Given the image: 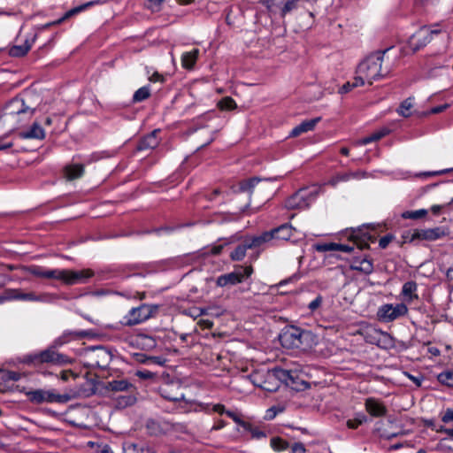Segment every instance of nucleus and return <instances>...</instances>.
I'll list each match as a JSON object with an SVG mask.
<instances>
[{"label": "nucleus", "mask_w": 453, "mask_h": 453, "mask_svg": "<svg viewBox=\"0 0 453 453\" xmlns=\"http://www.w3.org/2000/svg\"><path fill=\"white\" fill-rule=\"evenodd\" d=\"M319 120L320 118H315L303 121L301 124L292 129L290 136L296 137L303 133L312 130Z\"/></svg>", "instance_id": "24"}, {"label": "nucleus", "mask_w": 453, "mask_h": 453, "mask_svg": "<svg viewBox=\"0 0 453 453\" xmlns=\"http://www.w3.org/2000/svg\"><path fill=\"white\" fill-rule=\"evenodd\" d=\"M388 133V129H382V130L373 133L372 135L374 141L376 142V141H379L380 139H381L382 137H384Z\"/></svg>", "instance_id": "57"}, {"label": "nucleus", "mask_w": 453, "mask_h": 453, "mask_svg": "<svg viewBox=\"0 0 453 453\" xmlns=\"http://www.w3.org/2000/svg\"><path fill=\"white\" fill-rule=\"evenodd\" d=\"M293 230L294 228L290 224L285 223L269 232H265L258 237L262 244L273 239L287 241L292 236Z\"/></svg>", "instance_id": "14"}, {"label": "nucleus", "mask_w": 453, "mask_h": 453, "mask_svg": "<svg viewBox=\"0 0 453 453\" xmlns=\"http://www.w3.org/2000/svg\"><path fill=\"white\" fill-rule=\"evenodd\" d=\"M162 3L159 0H148L146 5L152 12H158Z\"/></svg>", "instance_id": "47"}, {"label": "nucleus", "mask_w": 453, "mask_h": 453, "mask_svg": "<svg viewBox=\"0 0 453 453\" xmlns=\"http://www.w3.org/2000/svg\"><path fill=\"white\" fill-rule=\"evenodd\" d=\"M59 357L58 352H57L54 349L49 348L43 351H42L39 354H35L32 361L35 364H41V363H52L56 364L57 358Z\"/></svg>", "instance_id": "21"}, {"label": "nucleus", "mask_w": 453, "mask_h": 453, "mask_svg": "<svg viewBox=\"0 0 453 453\" xmlns=\"http://www.w3.org/2000/svg\"><path fill=\"white\" fill-rule=\"evenodd\" d=\"M323 302V297L319 295L313 301H311L309 304H308V308L310 309L311 311H315L316 310H318L321 303Z\"/></svg>", "instance_id": "44"}, {"label": "nucleus", "mask_w": 453, "mask_h": 453, "mask_svg": "<svg viewBox=\"0 0 453 453\" xmlns=\"http://www.w3.org/2000/svg\"><path fill=\"white\" fill-rule=\"evenodd\" d=\"M150 96V89L148 86H144V87H142L140 88L138 90H136L133 96V101L137 103V102H142V101H144L145 99L149 98Z\"/></svg>", "instance_id": "34"}, {"label": "nucleus", "mask_w": 453, "mask_h": 453, "mask_svg": "<svg viewBox=\"0 0 453 453\" xmlns=\"http://www.w3.org/2000/svg\"><path fill=\"white\" fill-rule=\"evenodd\" d=\"M353 247L346 244H338L337 243V250L350 253L353 250Z\"/></svg>", "instance_id": "59"}, {"label": "nucleus", "mask_w": 453, "mask_h": 453, "mask_svg": "<svg viewBox=\"0 0 453 453\" xmlns=\"http://www.w3.org/2000/svg\"><path fill=\"white\" fill-rule=\"evenodd\" d=\"M388 133V129H382V130L373 133L372 135L374 141L376 142V141H379L380 139H381L382 137H384Z\"/></svg>", "instance_id": "56"}, {"label": "nucleus", "mask_w": 453, "mask_h": 453, "mask_svg": "<svg viewBox=\"0 0 453 453\" xmlns=\"http://www.w3.org/2000/svg\"><path fill=\"white\" fill-rule=\"evenodd\" d=\"M108 391L135 393V387L127 380H114L108 381L104 387Z\"/></svg>", "instance_id": "17"}, {"label": "nucleus", "mask_w": 453, "mask_h": 453, "mask_svg": "<svg viewBox=\"0 0 453 453\" xmlns=\"http://www.w3.org/2000/svg\"><path fill=\"white\" fill-rule=\"evenodd\" d=\"M58 280L66 285L85 283L89 278L94 276V272L90 269H83L81 271L58 269Z\"/></svg>", "instance_id": "11"}, {"label": "nucleus", "mask_w": 453, "mask_h": 453, "mask_svg": "<svg viewBox=\"0 0 453 453\" xmlns=\"http://www.w3.org/2000/svg\"><path fill=\"white\" fill-rule=\"evenodd\" d=\"M84 173V166L81 164L69 165L65 167V178L73 180L81 177Z\"/></svg>", "instance_id": "26"}, {"label": "nucleus", "mask_w": 453, "mask_h": 453, "mask_svg": "<svg viewBox=\"0 0 453 453\" xmlns=\"http://www.w3.org/2000/svg\"><path fill=\"white\" fill-rule=\"evenodd\" d=\"M350 180V173H339L328 180L327 184L335 187L341 181H348Z\"/></svg>", "instance_id": "41"}, {"label": "nucleus", "mask_w": 453, "mask_h": 453, "mask_svg": "<svg viewBox=\"0 0 453 453\" xmlns=\"http://www.w3.org/2000/svg\"><path fill=\"white\" fill-rule=\"evenodd\" d=\"M296 8V2H295L293 0H288L281 10V15L285 16L287 13L290 12L291 11H293Z\"/></svg>", "instance_id": "43"}, {"label": "nucleus", "mask_w": 453, "mask_h": 453, "mask_svg": "<svg viewBox=\"0 0 453 453\" xmlns=\"http://www.w3.org/2000/svg\"><path fill=\"white\" fill-rule=\"evenodd\" d=\"M372 142H375V141H374L372 135L371 134V135H369L367 137H365V138L357 141V145H366V144L371 143Z\"/></svg>", "instance_id": "62"}, {"label": "nucleus", "mask_w": 453, "mask_h": 453, "mask_svg": "<svg viewBox=\"0 0 453 453\" xmlns=\"http://www.w3.org/2000/svg\"><path fill=\"white\" fill-rule=\"evenodd\" d=\"M146 428L150 435L158 436L166 432V426L155 420L147 422Z\"/></svg>", "instance_id": "29"}, {"label": "nucleus", "mask_w": 453, "mask_h": 453, "mask_svg": "<svg viewBox=\"0 0 453 453\" xmlns=\"http://www.w3.org/2000/svg\"><path fill=\"white\" fill-rule=\"evenodd\" d=\"M452 170H453V168L452 169H444V170H441V171L425 172V173H419L418 176H420V177L437 176V175H441V174L447 173Z\"/></svg>", "instance_id": "45"}, {"label": "nucleus", "mask_w": 453, "mask_h": 453, "mask_svg": "<svg viewBox=\"0 0 453 453\" xmlns=\"http://www.w3.org/2000/svg\"><path fill=\"white\" fill-rule=\"evenodd\" d=\"M199 54V50L194 49L191 51L184 52L181 57V65L186 69L193 68L196 62Z\"/></svg>", "instance_id": "28"}, {"label": "nucleus", "mask_w": 453, "mask_h": 453, "mask_svg": "<svg viewBox=\"0 0 453 453\" xmlns=\"http://www.w3.org/2000/svg\"><path fill=\"white\" fill-rule=\"evenodd\" d=\"M306 449L303 443L296 442L291 447V453H305Z\"/></svg>", "instance_id": "52"}, {"label": "nucleus", "mask_w": 453, "mask_h": 453, "mask_svg": "<svg viewBox=\"0 0 453 453\" xmlns=\"http://www.w3.org/2000/svg\"><path fill=\"white\" fill-rule=\"evenodd\" d=\"M449 231L445 226H436L433 228L414 229L403 234V238L405 242H414L415 241L434 242L449 235Z\"/></svg>", "instance_id": "5"}, {"label": "nucleus", "mask_w": 453, "mask_h": 453, "mask_svg": "<svg viewBox=\"0 0 453 453\" xmlns=\"http://www.w3.org/2000/svg\"><path fill=\"white\" fill-rule=\"evenodd\" d=\"M320 192L319 188H312L311 190L302 188L287 199L286 207L288 210L306 209L315 200Z\"/></svg>", "instance_id": "6"}, {"label": "nucleus", "mask_w": 453, "mask_h": 453, "mask_svg": "<svg viewBox=\"0 0 453 453\" xmlns=\"http://www.w3.org/2000/svg\"><path fill=\"white\" fill-rule=\"evenodd\" d=\"M412 98L405 99L399 106L397 112L403 117H409L411 115L410 110L412 108Z\"/></svg>", "instance_id": "37"}, {"label": "nucleus", "mask_w": 453, "mask_h": 453, "mask_svg": "<svg viewBox=\"0 0 453 453\" xmlns=\"http://www.w3.org/2000/svg\"><path fill=\"white\" fill-rule=\"evenodd\" d=\"M408 312V308L404 303H397L393 305L386 303L381 305L377 311L379 320L382 322H392L401 317H403Z\"/></svg>", "instance_id": "10"}, {"label": "nucleus", "mask_w": 453, "mask_h": 453, "mask_svg": "<svg viewBox=\"0 0 453 453\" xmlns=\"http://www.w3.org/2000/svg\"><path fill=\"white\" fill-rule=\"evenodd\" d=\"M261 241L258 236L246 239L241 245L237 246L235 250L230 254V257L234 261H241L246 255L248 249H255L261 246Z\"/></svg>", "instance_id": "15"}, {"label": "nucleus", "mask_w": 453, "mask_h": 453, "mask_svg": "<svg viewBox=\"0 0 453 453\" xmlns=\"http://www.w3.org/2000/svg\"><path fill=\"white\" fill-rule=\"evenodd\" d=\"M417 283L415 281H407L403 284L401 294L405 301L411 302L418 298L416 294Z\"/></svg>", "instance_id": "27"}, {"label": "nucleus", "mask_w": 453, "mask_h": 453, "mask_svg": "<svg viewBox=\"0 0 453 453\" xmlns=\"http://www.w3.org/2000/svg\"><path fill=\"white\" fill-rule=\"evenodd\" d=\"M352 268L357 271L370 274L373 270L372 263L368 259H363L359 262L358 265H353Z\"/></svg>", "instance_id": "38"}, {"label": "nucleus", "mask_w": 453, "mask_h": 453, "mask_svg": "<svg viewBox=\"0 0 453 453\" xmlns=\"http://www.w3.org/2000/svg\"><path fill=\"white\" fill-rule=\"evenodd\" d=\"M19 378H20V374L16 372H8V373H7V379L10 380L16 381V380H19Z\"/></svg>", "instance_id": "63"}, {"label": "nucleus", "mask_w": 453, "mask_h": 453, "mask_svg": "<svg viewBox=\"0 0 453 453\" xmlns=\"http://www.w3.org/2000/svg\"><path fill=\"white\" fill-rule=\"evenodd\" d=\"M136 375L139 378L143 379V380H150L154 377L153 372H151L150 371H146V370L145 371H137Z\"/></svg>", "instance_id": "53"}, {"label": "nucleus", "mask_w": 453, "mask_h": 453, "mask_svg": "<svg viewBox=\"0 0 453 453\" xmlns=\"http://www.w3.org/2000/svg\"><path fill=\"white\" fill-rule=\"evenodd\" d=\"M86 335L84 332H68L64 333L62 336L58 338L55 341L56 345H63L64 343L67 342L69 341V336H73V338H81Z\"/></svg>", "instance_id": "36"}, {"label": "nucleus", "mask_w": 453, "mask_h": 453, "mask_svg": "<svg viewBox=\"0 0 453 453\" xmlns=\"http://www.w3.org/2000/svg\"><path fill=\"white\" fill-rule=\"evenodd\" d=\"M123 453H155L151 448L127 443L123 448Z\"/></svg>", "instance_id": "31"}, {"label": "nucleus", "mask_w": 453, "mask_h": 453, "mask_svg": "<svg viewBox=\"0 0 453 453\" xmlns=\"http://www.w3.org/2000/svg\"><path fill=\"white\" fill-rule=\"evenodd\" d=\"M364 421V418L349 419L347 426L350 429H357Z\"/></svg>", "instance_id": "50"}, {"label": "nucleus", "mask_w": 453, "mask_h": 453, "mask_svg": "<svg viewBox=\"0 0 453 453\" xmlns=\"http://www.w3.org/2000/svg\"><path fill=\"white\" fill-rule=\"evenodd\" d=\"M32 47V43L27 39L22 45H15L10 49V55L12 57H23L25 56Z\"/></svg>", "instance_id": "30"}, {"label": "nucleus", "mask_w": 453, "mask_h": 453, "mask_svg": "<svg viewBox=\"0 0 453 453\" xmlns=\"http://www.w3.org/2000/svg\"><path fill=\"white\" fill-rule=\"evenodd\" d=\"M134 357H135V359H136L137 362L143 363V364L149 363V359L148 358H150V357H148V356H146V355H144L142 353H136L134 355Z\"/></svg>", "instance_id": "60"}, {"label": "nucleus", "mask_w": 453, "mask_h": 453, "mask_svg": "<svg viewBox=\"0 0 453 453\" xmlns=\"http://www.w3.org/2000/svg\"><path fill=\"white\" fill-rule=\"evenodd\" d=\"M155 310V308L148 304H142L137 308H133L127 318V325L134 326L145 321L152 316Z\"/></svg>", "instance_id": "13"}, {"label": "nucleus", "mask_w": 453, "mask_h": 453, "mask_svg": "<svg viewBox=\"0 0 453 453\" xmlns=\"http://www.w3.org/2000/svg\"><path fill=\"white\" fill-rule=\"evenodd\" d=\"M441 433H445L449 437L453 439V428H448V427H441L439 429Z\"/></svg>", "instance_id": "64"}, {"label": "nucleus", "mask_w": 453, "mask_h": 453, "mask_svg": "<svg viewBox=\"0 0 453 453\" xmlns=\"http://www.w3.org/2000/svg\"><path fill=\"white\" fill-rule=\"evenodd\" d=\"M437 379L440 383L453 388V371H444L438 375Z\"/></svg>", "instance_id": "35"}, {"label": "nucleus", "mask_w": 453, "mask_h": 453, "mask_svg": "<svg viewBox=\"0 0 453 453\" xmlns=\"http://www.w3.org/2000/svg\"><path fill=\"white\" fill-rule=\"evenodd\" d=\"M388 50L371 54L358 65L357 73L360 84H365L367 81L369 85H372L374 81H378L389 73V69L382 67L384 54Z\"/></svg>", "instance_id": "1"}, {"label": "nucleus", "mask_w": 453, "mask_h": 453, "mask_svg": "<svg viewBox=\"0 0 453 453\" xmlns=\"http://www.w3.org/2000/svg\"><path fill=\"white\" fill-rule=\"evenodd\" d=\"M439 30H431L426 27L419 28L408 40L410 49L415 52L425 47L432 39L433 35L438 34Z\"/></svg>", "instance_id": "12"}, {"label": "nucleus", "mask_w": 453, "mask_h": 453, "mask_svg": "<svg viewBox=\"0 0 453 453\" xmlns=\"http://www.w3.org/2000/svg\"><path fill=\"white\" fill-rule=\"evenodd\" d=\"M388 133V129H382V130L373 133L372 135L374 141L376 142V141H379L380 139H381L382 137H384Z\"/></svg>", "instance_id": "58"}, {"label": "nucleus", "mask_w": 453, "mask_h": 453, "mask_svg": "<svg viewBox=\"0 0 453 453\" xmlns=\"http://www.w3.org/2000/svg\"><path fill=\"white\" fill-rule=\"evenodd\" d=\"M372 142H375V141H374L372 135L371 134V135H369L367 137H365V138L357 141V145H366V144L371 143Z\"/></svg>", "instance_id": "61"}, {"label": "nucleus", "mask_w": 453, "mask_h": 453, "mask_svg": "<svg viewBox=\"0 0 453 453\" xmlns=\"http://www.w3.org/2000/svg\"><path fill=\"white\" fill-rule=\"evenodd\" d=\"M103 1L102 0H95V1H90V2H88V3H85L83 4H81L77 7H74L73 9H71L70 11H68L67 12L65 13V15L53 21V22H50V23H47L43 26V28H48L51 26H56V25H59L61 24L62 22H64L65 20L68 19L69 18L73 17V15H76L80 12H81L82 11H85L87 10L88 7L90 6H93L95 4H102Z\"/></svg>", "instance_id": "16"}, {"label": "nucleus", "mask_w": 453, "mask_h": 453, "mask_svg": "<svg viewBox=\"0 0 453 453\" xmlns=\"http://www.w3.org/2000/svg\"><path fill=\"white\" fill-rule=\"evenodd\" d=\"M35 108L27 104L23 97L12 99L5 107L4 117L5 120H15L17 125L32 118Z\"/></svg>", "instance_id": "4"}, {"label": "nucleus", "mask_w": 453, "mask_h": 453, "mask_svg": "<svg viewBox=\"0 0 453 453\" xmlns=\"http://www.w3.org/2000/svg\"><path fill=\"white\" fill-rule=\"evenodd\" d=\"M365 410L369 414L374 417L384 416L387 412V408L384 406V404L374 398L366 399Z\"/></svg>", "instance_id": "20"}, {"label": "nucleus", "mask_w": 453, "mask_h": 453, "mask_svg": "<svg viewBox=\"0 0 453 453\" xmlns=\"http://www.w3.org/2000/svg\"><path fill=\"white\" fill-rule=\"evenodd\" d=\"M27 271L34 276L45 279H58V269H45L38 265L29 266Z\"/></svg>", "instance_id": "19"}, {"label": "nucleus", "mask_w": 453, "mask_h": 453, "mask_svg": "<svg viewBox=\"0 0 453 453\" xmlns=\"http://www.w3.org/2000/svg\"><path fill=\"white\" fill-rule=\"evenodd\" d=\"M261 179L259 178H251L250 180H246L240 183V190L243 192H252L254 187L260 182Z\"/></svg>", "instance_id": "39"}, {"label": "nucleus", "mask_w": 453, "mask_h": 453, "mask_svg": "<svg viewBox=\"0 0 453 453\" xmlns=\"http://www.w3.org/2000/svg\"><path fill=\"white\" fill-rule=\"evenodd\" d=\"M428 214V211L426 209H420L417 211H406L402 213V218L405 219L417 220L425 218Z\"/></svg>", "instance_id": "32"}, {"label": "nucleus", "mask_w": 453, "mask_h": 453, "mask_svg": "<svg viewBox=\"0 0 453 453\" xmlns=\"http://www.w3.org/2000/svg\"><path fill=\"white\" fill-rule=\"evenodd\" d=\"M19 136L22 139L42 140L45 137V132L41 125L35 122L27 131L20 132Z\"/></svg>", "instance_id": "25"}, {"label": "nucleus", "mask_w": 453, "mask_h": 453, "mask_svg": "<svg viewBox=\"0 0 453 453\" xmlns=\"http://www.w3.org/2000/svg\"><path fill=\"white\" fill-rule=\"evenodd\" d=\"M58 356L59 357L56 360L57 365L71 364L73 362V359L69 358L65 355L58 353Z\"/></svg>", "instance_id": "54"}, {"label": "nucleus", "mask_w": 453, "mask_h": 453, "mask_svg": "<svg viewBox=\"0 0 453 453\" xmlns=\"http://www.w3.org/2000/svg\"><path fill=\"white\" fill-rule=\"evenodd\" d=\"M218 106L221 110L229 111L236 108V104L232 97L226 96L218 103Z\"/></svg>", "instance_id": "40"}, {"label": "nucleus", "mask_w": 453, "mask_h": 453, "mask_svg": "<svg viewBox=\"0 0 453 453\" xmlns=\"http://www.w3.org/2000/svg\"><path fill=\"white\" fill-rule=\"evenodd\" d=\"M449 104H442V105H439V106H436V107H434L430 110V113L432 114H438V113H441L443 111H445L446 109L449 108Z\"/></svg>", "instance_id": "55"}, {"label": "nucleus", "mask_w": 453, "mask_h": 453, "mask_svg": "<svg viewBox=\"0 0 453 453\" xmlns=\"http://www.w3.org/2000/svg\"><path fill=\"white\" fill-rule=\"evenodd\" d=\"M135 402V393H128L127 395H120L118 397L117 405L120 408H126L133 405Z\"/></svg>", "instance_id": "33"}, {"label": "nucleus", "mask_w": 453, "mask_h": 453, "mask_svg": "<svg viewBox=\"0 0 453 453\" xmlns=\"http://www.w3.org/2000/svg\"><path fill=\"white\" fill-rule=\"evenodd\" d=\"M84 365L89 368H107L111 360V353L103 347H96L87 351Z\"/></svg>", "instance_id": "9"}, {"label": "nucleus", "mask_w": 453, "mask_h": 453, "mask_svg": "<svg viewBox=\"0 0 453 453\" xmlns=\"http://www.w3.org/2000/svg\"><path fill=\"white\" fill-rule=\"evenodd\" d=\"M393 236L390 234L385 235L380 239L379 245L381 249H386L388 245L391 242Z\"/></svg>", "instance_id": "51"}, {"label": "nucleus", "mask_w": 453, "mask_h": 453, "mask_svg": "<svg viewBox=\"0 0 453 453\" xmlns=\"http://www.w3.org/2000/svg\"><path fill=\"white\" fill-rule=\"evenodd\" d=\"M159 130L152 131L150 134H148L142 140L140 141V142L137 145V150H146L156 148L159 143V140L157 138Z\"/></svg>", "instance_id": "23"}, {"label": "nucleus", "mask_w": 453, "mask_h": 453, "mask_svg": "<svg viewBox=\"0 0 453 453\" xmlns=\"http://www.w3.org/2000/svg\"><path fill=\"white\" fill-rule=\"evenodd\" d=\"M288 374L284 369L276 367L273 369L267 370L265 373L259 372L252 374V383L269 392H275L279 388L282 380H288Z\"/></svg>", "instance_id": "3"}, {"label": "nucleus", "mask_w": 453, "mask_h": 453, "mask_svg": "<svg viewBox=\"0 0 453 453\" xmlns=\"http://www.w3.org/2000/svg\"><path fill=\"white\" fill-rule=\"evenodd\" d=\"M317 250L318 251H334L337 250V243L334 242H329V243H323L317 245Z\"/></svg>", "instance_id": "42"}, {"label": "nucleus", "mask_w": 453, "mask_h": 453, "mask_svg": "<svg viewBox=\"0 0 453 453\" xmlns=\"http://www.w3.org/2000/svg\"><path fill=\"white\" fill-rule=\"evenodd\" d=\"M27 395L28 400L36 404L43 403H67L71 397L66 394H58L55 390H44V389H36L27 392Z\"/></svg>", "instance_id": "8"}, {"label": "nucleus", "mask_w": 453, "mask_h": 453, "mask_svg": "<svg viewBox=\"0 0 453 453\" xmlns=\"http://www.w3.org/2000/svg\"><path fill=\"white\" fill-rule=\"evenodd\" d=\"M285 372L288 374V378L286 380H282V383L296 391H300L308 388V383L303 380H300L296 372L289 370H285Z\"/></svg>", "instance_id": "22"}, {"label": "nucleus", "mask_w": 453, "mask_h": 453, "mask_svg": "<svg viewBox=\"0 0 453 453\" xmlns=\"http://www.w3.org/2000/svg\"><path fill=\"white\" fill-rule=\"evenodd\" d=\"M162 3L159 0H148L146 5L152 12H158Z\"/></svg>", "instance_id": "46"}, {"label": "nucleus", "mask_w": 453, "mask_h": 453, "mask_svg": "<svg viewBox=\"0 0 453 453\" xmlns=\"http://www.w3.org/2000/svg\"><path fill=\"white\" fill-rule=\"evenodd\" d=\"M283 348L307 350L316 345V335L309 330L287 326L279 335Z\"/></svg>", "instance_id": "2"}, {"label": "nucleus", "mask_w": 453, "mask_h": 453, "mask_svg": "<svg viewBox=\"0 0 453 453\" xmlns=\"http://www.w3.org/2000/svg\"><path fill=\"white\" fill-rule=\"evenodd\" d=\"M244 279V275L242 272H232L230 273L223 274L218 277L216 284L219 287L234 286L242 282Z\"/></svg>", "instance_id": "18"}, {"label": "nucleus", "mask_w": 453, "mask_h": 453, "mask_svg": "<svg viewBox=\"0 0 453 453\" xmlns=\"http://www.w3.org/2000/svg\"><path fill=\"white\" fill-rule=\"evenodd\" d=\"M284 441L280 438H273L271 440V445L274 449L281 450L285 449Z\"/></svg>", "instance_id": "48"}, {"label": "nucleus", "mask_w": 453, "mask_h": 453, "mask_svg": "<svg viewBox=\"0 0 453 453\" xmlns=\"http://www.w3.org/2000/svg\"><path fill=\"white\" fill-rule=\"evenodd\" d=\"M3 298L4 303L12 300L50 303L56 300L57 296L50 293L36 295L35 292L24 293L20 289L9 288L4 292Z\"/></svg>", "instance_id": "7"}, {"label": "nucleus", "mask_w": 453, "mask_h": 453, "mask_svg": "<svg viewBox=\"0 0 453 453\" xmlns=\"http://www.w3.org/2000/svg\"><path fill=\"white\" fill-rule=\"evenodd\" d=\"M441 421L444 423L453 422V410L447 409L441 416Z\"/></svg>", "instance_id": "49"}]
</instances>
